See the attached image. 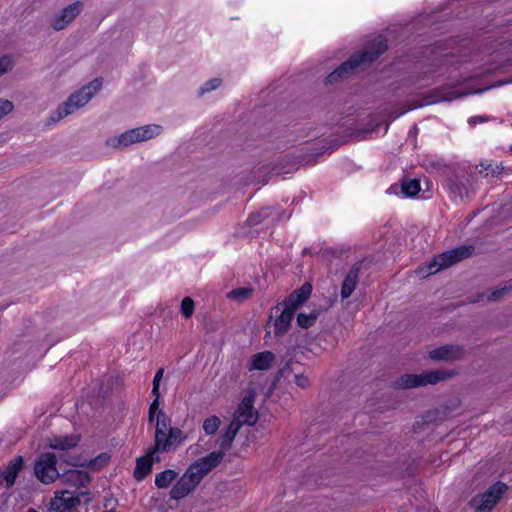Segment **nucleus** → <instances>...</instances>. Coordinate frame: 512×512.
<instances>
[{
  "mask_svg": "<svg viewBox=\"0 0 512 512\" xmlns=\"http://www.w3.org/2000/svg\"><path fill=\"white\" fill-rule=\"evenodd\" d=\"M57 458L52 452L42 453L34 466V473L37 479L44 483H53L56 479L77 489L86 487L91 482V476L83 471L77 469H69L60 474L56 468Z\"/></svg>",
  "mask_w": 512,
  "mask_h": 512,
  "instance_id": "f257e3e1",
  "label": "nucleus"
},
{
  "mask_svg": "<svg viewBox=\"0 0 512 512\" xmlns=\"http://www.w3.org/2000/svg\"><path fill=\"white\" fill-rule=\"evenodd\" d=\"M388 49L387 39L378 36L367 44L363 51L351 55L341 63L334 71L328 74L324 84H334L345 79L348 75L354 74L361 65H370L377 60Z\"/></svg>",
  "mask_w": 512,
  "mask_h": 512,
  "instance_id": "f03ea898",
  "label": "nucleus"
},
{
  "mask_svg": "<svg viewBox=\"0 0 512 512\" xmlns=\"http://www.w3.org/2000/svg\"><path fill=\"white\" fill-rule=\"evenodd\" d=\"M458 373L453 370H434L422 374H403L393 383L396 390L410 389L428 384L435 385L441 381L448 380Z\"/></svg>",
  "mask_w": 512,
  "mask_h": 512,
  "instance_id": "7ed1b4c3",
  "label": "nucleus"
},
{
  "mask_svg": "<svg viewBox=\"0 0 512 512\" xmlns=\"http://www.w3.org/2000/svg\"><path fill=\"white\" fill-rule=\"evenodd\" d=\"M474 249V246L463 245L434 256L427 265L428 274H434L470 257Z\"/></svg>",
  "mask_w": 512,
  "mask_h": 512,
  "instance_id": "20e7f679",
  "label": "nucleus"
},
{
  "mask_svg": "<svg viewBox=\"0 0 512 512\" xmlns=\"http://www.w3.org/2000/svg\"><path fill=\"white\" fill-rule=\"evenodd\" d=\"M507 489L508 486L505 483L498 481L484 493L474 496L470 506L475 509V512H491Z\"/></svg>",
  "mask_w": 512,
  "mask_h": 512,
  "instance_id": "39448f33",
  "label": "nucleus"
},
{
  "mask_svg": "<svg viewBox=\"0 0 512 512\" xmlns=\"http://www.w3.org/2000/svg\"><path fill=\"white\" fill-rule=\"evenodd\" d=\"M81 496H86L84 499L85 504L91 501L89 491L78 494L68 490L57 491L50 501L48 512H72L74 508L81 504Z\"/></svg>",
  "mask_w": 512,
  "mask_h": 512,
  "instance_id": "423d86ee",
  "label": "nucleus"
},
{
  "mask_svg": "<svg viewBox=\"0 0 512 512\" xmlns=\"http://www.w3.org/2000/svg\"><path fill=\"white\" fill-rule=\"evenodd\" d=\"M201 481V478L196 474L192 467L189 466L170 490V498L173 500L185 498L196 489Z\"/></svg>",
  "mask_w": 512,
  "mask_h": 512,
  "instance_id": "0eeeda50",
  "label": "nucleus"
},
{
  "mask_svg": "<svg viewBox=\"0 0 512 512\" xmlns=\"http://www.w3.org/2000/svg\"><path fill=\"white\" fill-rule=\"evenodd\" d=\"M255 397V391L249 389L233 415V417H237L239 420L240 417L244 418L241 421L242 425L254 426L259 419L258 411L254 409Z\"/></svg>",
  "mask_w": 512,
  "mask_h": 512,
  "instance_id": "6e6552de",
  "label": "nucleus"
},
{
  "mask_svg": "<svg viewBox=\"0 0 512 512\" xmlns=\"http://www.w3.org/2000/svg\"><path fill=\"white\" fill-rule=\"evenodd\" d=\"M466 350L458 344H447L435 348L428 353L429 359L439 362H456L464 359Z\"/></svg>",
  "mask_w": 512,
  "mask_h": 512,
  "instance_id": "1a4fd4ad",
  "label": "nucleus"
},
{
  "mask_svg": "<svg viewBox=\"0 0 512 512\" xmlns=\"http://www.w3.org/2000/svg\"><path fill=\"white\" fill-rule=\"evenodd\" d=\"M280 306L281 304L278 303L271 308L269 319L266 323V326H268L273 321L274 334L276 337H281L289 331L294 318V314L285 310L280 311Z\"/></svg>",
  "mask_w": 512,
  "mask_h": 512,
  "instance_id": "9d476101",
  "label": "nucleus"
},
{
  "mask_svg": "<svg viewBox=\"0 0 512 512\" xmlns=\"http://www.w3.org/2000/svg\"><path fill=\"white\" fill-rule=\"evenodd\" d=\"M82 9L83 3L81 1L68 5L51 20L50 26L56 31L64 29L80 14Z\"/></svg>",
  "mask_w": 512,
  "mask_h": 512,
  "instance_id": "9b49d317",
  "label": "nucleus"
},
{
  "mask_svg": "<svg viewBox=\"0 0 512 512\" xmlns=\"http://www.w3.org/2000/svg\"><path fill=\"white\" fill-rule=\"evenodd\" d=\"M225 454L223 450L213 451L205 457L199 458L193 462L190 466L196 472V474L203 480V478L215 469L220 462L223 460Z\"/></svg>",
  "mask_w": 512,
  "mask_h": 512,
  "instance_id": "f8f14e48",
  "label": "nucleus"
},
{
  "mask_svg": "<svg viewBox=\"0 0 512 512\" xmlns=\"http://www.w3.org/2000/svg\"><path fill=\"white\" fill-rule=\"evenodd\" d=\"M466 93L456 92L452 90L445 89H434L428 92L415 107H421L425 105L434 104L440 101H451L453 99L459 98Z\"/></svg>",
  "mask_w": 512,
  "mask_h": 512,
  "instance_id": "ddd939ff",
  "label": "nucleus"
},
{
  "mask_svg": "<svg viewBox=\"0 0 512 512\" xmlns=\"http://www.w3.org/2000/svg\"><path fill=\"white\" fill-rule=\"evenodd\" d=\"M242 426L241 420L237 417H233L224 433L220 436L219 446L220 450H223L224 454L226 451L231 449L233 441Z\"/></svg>",
  "mask_w": 512,
  "mask_h": 512,
  "instance_id": "4468645a",
  "label": "nucleus"
},
{
  "mask_svg": "<svg viewBox=\"0 0 512 512\" xmlns=\"http://www.w3.org/2000/svg\"><path fill=\"white\" fill-rule=\"evenodd\" d=\"M363 261L356 262L350 269L349 273L346 275L345 279L343 280L342 287H341V297L343 299H346L351 296L353 291L355 290L358 281H359V272L360 267L362 265Z\"/></svg>",
  "mask_w": 512,
  "mask_h": 512,
  "instance_id": "2eb2a0df",
  "label": "nucleus"
},
{
  "mask_svg": "<svg viewBox=\"0 0 512 512\" xmlns=\"http://www.w3.org/2000/svg\"><path fill=\"white\" fill-rule=\"evenodd\" d=\"M276 361V356L271 351H262L254 354L251 357L249 364V371L251 370H260L266 371L269 370Z\"/></svg>",
  "mask_w": 512,
  "mask_h": 512,
  "instance_id": "dca6fc26",
  "label": "nucleus"
},
{
  "mask_svg": "<svg viewBox=\"0 0 512 512\" xmlns=\"http://www.w3.org/2000/svg\"><path fill=\"white\" fill-rule=\"evenodd\" d=\"M24 467V458L22 456H16L13 460H11L6 466L3 472H0L2 475V479L5 480L6 487L11 488L15 484L16 478L19 472Z\"/></svg>",
  "mask_w": 512,
  "mask_h": 512,
  "instance_id": "f3484780",
  "label": "nucleus"
},
{
  "mask_svg": "<svg viewBox=\"0 0 512 512\" xmlns=\"http://www.w3.org/2000/svg\"><path fill=\"white\" fill-rule=\"evenodd\" d=\"M81 435L54 436L47 438V446L55 450H69L78 445Z\"/></svg>",
  "mask_w": 512,
  "mask_h": 512,
  "instance_id": "a211bd4d",
  "label": "nucleus"
},
{
  "mask_svg": "<svg viewBox=\"0 0 512 512\" xmlns=\"http://www.w3.org/2000/svg\"><path fill=\"white\" fill-rule=\"evenodd\" d=\"M93 96V92L91 91H85V89H79L78 91L72 93L69 98L63 103V105L68 108L72 109V112L84 106Z\"/></svg>",
  "mask_w": 512,
  "mask_h": 512,
  "instance_id": "6ab92c4d",
  "label": "nucleus"
},
{
  "mask_svg": "<svg viewBox=\"0 0 512 512\" xmlns=\"http://www.w3.org/2000/svg\"><path fill=\"white\" fill-rule=\"evenodd\" d=\"M187 438V435L178 427H172L168 430V440L164 443V448L167 447V453L175 450Z\"/></svg>",
  "mask_w": 512,
  "mask_h": 512,
  "instance_id": "aec40b11",
  "label": "nucleus"
},
{
  "mask_svg": "<svg viewBox=\"0 0 512 512\" xmlns=\"http://www.w3.org/2000/svg\"><path fill=\"white\" fill-rule=\"evenodd\" d=\"M331 306V302L324 308L313 309L309 314L299 313L297 315V325L301 328L308 329L312 327L319 315Z\"/></svg>",
  "mask_w": 512,
  "mask_h": 512,
  "instance_id": "412c9836",
  "label": "nucleus"
},
{
  "mask_svg": "<svg viewBox=\"0 0 512 512\" xmlns=\"http://www.w3.org/2000/svg\"><path fill=\"white\" fill-rule=\"evenodd\" d=\"M152 469L151 461L143 455L136 459L133 476L137 481H142L152 472Z\"/></svg>",
  "mask_w": 512,
  "mask_h": 512,
  "instance_id": "4be33fe9",
  "label": "nucleus"
},
{
  "mask_svg": "<svg viewBox=\"0 0 512 512\" xmlns=\"http://www.w3.org/2000/svg\"><path fill=\"white\" fill-rule=\"evenodd\" d=\"M290 170H285L284 167H278V166H262L257 169V171L254 172V178L258 183L266 184L268 182V179L266 178L267 174H273V175H279L281 173H288Z\"/></svg>",
  "mask_w": 512,
  "mask_h": 512,
  "instance_id": "5701e85b",
  "label": "nucleus"
},
{
  "mask_svg": "<svg viewBox=\"0 0 512 512\" xmlns=\"http://www.w3.org/2000/svg\"><path fill=\"white\" fill-rule=\"evenodd\" d=\"M178 477V473L173 469H166L155 476V485L159 489L168 488Z\"/></svg>",
  "mask_w": 512,
  "mask_h": 512,
  "instance_id": "b1692460",
  "label": "nucleus"
},
{
  "mask_svg": "<svg viewBox=\"0 0 512 512\" xmlns=\"http://www.w3.org/2000/svg\"><path fill=\"white\" fill-rule=\"evenodd\" d=\"M168 430L155 429L154 444L150 446V454L153 452L167 453V447L164 448L165 441L168 440Z\"/></svg>",
  "mask_w": 512,
  "mask_h": 512,
  "instance_id": "393cba45",
  "label": "nucleus"
},
{
  "mask_svg": "<svg viewBox=\"0 0 512 512\" xmlns=\"http://www.w3.org/2000/svg\"><path fill=\"white\" fill-rule=\"evenodd\" d=\"M254 294V288L251 286L247 287H239L231 290L227 294V298L230 300H234L237 302H243L247 299H250Z\"/></svg>",
  "mask_w": 512,
  "mask_h": 512,
  "instance_id": "a878e982",
  "label": "nucleus"
},
{
  "mask_svg": "<svg viewBox=\"0 0 512 512\" xmlns=\"http://www.w3.org/2000/svg\"><path fill=\"white\" fill-rule=\"evenodd\" d=\"M446 419V408L445 409H433L428 410L422 416V420L424 424H430L437 421H443Z\"/></svg>",
  "mask_w": 512,
  "mask_h": 512,
  "instance_id": "bb28decb",
  "label": "nucleus"
},
{
  "mask_svg": "<svg viewBox=\"0 0 512 512\" xmlns=\"http://www.w3.org/2000/svg\"><path fill=\"white\" fill-rule=\"evenodd\" d=\"M401 189L405 196L414 197L420 191V181L418 179L403 180Z\"/></svg>",
  "mask_w": 512,
  "mask_h": 512,
  "instance_id": "cd10ccee",
  "label": "nucleus"
},
{
  "mask_svg": "<svg viewBox=\"0 0 512 512\" xmlns=\"http://www.w3.org/2000/svg\"><path fill=\"white\" fill-rule=\"evenodd\" d=\"M110 461V455L108 453H101L94 459L87 461L86 467L92 471H99L105 467Z\"/></svg>",
  "mask_w": 512,
  "mask_h": 512,
  "instance_id": "c85d7f7f",
  "label": "nucleus"
},
{
  "mask_svg": "<svg viewBox=\"0 0 512 512\" xmlns=\"http://www.w3.org/2000/svg\"><path fill=\"white\" fill-rule=\"evenodd\" d=\"M312 292V285L309 282H305L300 288L294 290L290 295L294 296L295 300L301 305L305 303Z\"/></svg>",
  "mask_w": 512,
  "mask_h": 512,
  "instance_id": "c756f323",
  "label": "nucleus"
},
{
  "mask_svg": "<svg viewBox=\"0 0 512 512\" xmlns=\"http://www.w3.org/2000/svg\"><path fill=\"white\" fill-rule=\"evenodd\" d=\"M292 362L293 356L287 352L281 360L280 369L277 371L278 377L288 378L293 373V369L291 367Z\"/></svg>",
  "mask_w": 512,
  "mask_h": 512,
  "instance_id": "7c9ffc66",
  "label": "nucleus"
},
{
  "mask_svg": "<svg viewBox=\"0 0 512 512\" xmlns=\"http://www.w3.org/2000/svg\"><path fill=\"white\" fill-rule=\"evenodd\" d=\"M221 420L218 416L213 415L204 420L203 430L207 435H213L217 432Z\"/></svg>",
  "mask_w": 512,
  "mask_h": 512,
  "instance_id": "2f4dec72",
  "label": "nucleus"
},
{
  "mask_svg": "<svg viewBox=\"0 0 512 512\" xmlns=\"http://www.w3.org/2000/svg\"><path fill=\"white\" fill-rule=\"evenodd\" d=\"M72 113V109L66 108L63 104L60 105L55 112L48 118L47 125L54 124L62 118Z\"/></svg>",
  "mask_w": 512,
  "mask_h": 512,
  "instance_id": "473e14b6",
  "label": "nucleus"
},
{
  "mask_svg": "<svg viewBox=\"0 0 512 512\" xmlns=\"http://www.w3.org/2000/svg\"><path fill=\"white\" fill-rule=\"evenodd\" d=\"M194 301L190 297H185L181 302V313L185 318H190L194 313Z\"/></svg>",
  "mask_w": 512,
  "mask_h": 512,
  "instance_id": "72a5a7b5",
  "label": "nucleus"
},
{
  "mask_svg": "<svg viewBox=\"0 0 512 512\" xmlns=\"http://www.w3.org/2000/svg\"><path fill=\"white\" fill-rule=\"evenodd\" d=\"M171 425V419L163 412L162 410L158 411L157 417H156V427L155 429H163V430H169Z\"/></svg>",
  "mask_w": 512,
  "mask_h": 512,
  "instance_id": "f704fd0d",
  "label": "nucleus"
},
{
  "mask_svg": "<svg viewBox=\"0 0 512 512\" xmlns=\"http://www.w3.org/2000/svg\"><path fill=\"white\" fill-rule=\"evenodd\" d=\"M280 304L283 305V310L288 311V312H290V313H292L294 315H295V312L298 309V307L301 305L300 303H298L297 300H295L294 296H291V295H289Z\"/></svg>",
  "mask_w": 512,
  "mask_h": 512,
  "instance_id": "c9c22d12",
  "label": "nucleus"
},
{
  "mask_svg": "<svg viewBox=\"0 0 512 512\" xmlns=\"http://www.w3.org/2000/svg\"><path fill=\"white\" fill-rule=\"evenodd\" d=\"M164 374V368H159L153 379L152 394L154 397L160 398V381Z\"/></svg>",
  "mask_w": 512,
  "mask_h": 512,
  "instance_id": "e433bc0d",
  "label": "nucleus"
},
{
  "mask_svg": "<svg viewBox=\"0 0 512 512\" xmlns=\"http://www.w3.org/2000/svg\"><path fill=\"white\" fill-rule=\"evenodd\" d=\"M221 82H222L221 79L213 78V79L207 81L203 87H201L199 93L204 94L206 92L212 91V90L216 89L217 87H219L221 85Z\"/></svg>",
  "mask_w": 512,
  "mask_h": 512,
  "instance_id": "4c0bfd02",
  "label": "nucleus"
},
{
  "mask_svg": "<svg viewBox=\"0 0 512 512\" xmlns=\"http://www.w3.org/2000/svg\"><path fill=\"white\" fill-rule=\"evenodd\" d=\"M13 108L14 104L10 100L0 98V119L12 112Z\"/></svg>",
  "mask_w": 512,
  "mask_h": 512,
  "instance_id": "58836bf2",
  "label": "nucleus"
},
{
  "mask_svg": "<svg viewBox=\"0 0 512 512\" xmlns=\"http://www.w3.org/2000/svg\"><path fill=\"white\" fill-rule=\"evenodd\" d=\"M509 290L510 289L508 287L496 289L487 296V299L488 301H499L509 292Z\"/></svg>",
  "mask_w": 512,
  "mask_h": 512,
  "instance_id": "ea45409f",
  "label": "nucleus"
},
{
  "mask_svg": "<svg viewBox=\"0 0 512 512\" xmlns=\"http://www.w3.org/2000/svg\"><path fill=\"white\" fill-rule=\"evenodd\" d=\"M138 128L141 131L140 136H141L142 140L144 141V140L151 139L153 137L154 131L158 128V126L152 127L151 125H147V126L138 127Z\"/></svg>",
  "mask_w": 512,
  "mask_h": 512,
  "instance_id": "a19ab883",
  "label": "nucleus"
},
{
  "mask_svg": "<svg viewBox=\"0 0 512 512\" xmlns=\"http://www.w3.org/2000/svg\"><path fill=\"white\" fill-rule=\"evenodd\" d=\"M102 87V78L97 77L94 80H92L87 85L83 86L82 89H85V91H91L93 94L97 91H99Z\"/></svg>",
  "mask_w": 512,
  "mask_h": 512,
  "instance_id": "79ce46f5",
  "label": "nucleus"
},
{
  "mask_svg": "<svg viewBox=\"0 0 512 512\" xmlns=\"http://www.w3.org/2000/svg\"><path fill=\"white\" fill-rule=\"evenodd\" d=\"M159 399L160 398L155 397V399L150 404L149 412H148V422L149 423H153L155 414L156 413L158 414V411L160 410L159 409Z\"/></svg>",
  "mask_w": 512,
  "mask_h": 512,
  "instance_id": "37998d69",
  "label": "nucleus"
},
{
  "mask_svg": "<svg viewBox=\"0 0 512 512\" xmlns=\"http://www.w3.org/2000/svg\"><path fill=\"white\" fill-rule=\"evenodd\" d=\"M295 384L302 389H307L308 387H310L309 378L304 374L295 375Z\"/></svg>",
  "mask_w": 512,
  "mask_h": 512,
  "instance_id": "c03bdc74",
  "label": "nucleus"
},
{
  "mask_svg": "<svg viewBox=\"0 0 512 512\" xmlns=\"http://www.w3.org/2000/svg\"><path fill=\"white\" fill-rule=\"evenodd\" d=\"M12 68V62L8 56L0 58V76L7 73Z\"/></svg>",
  "mask_w": 512,
  "mask_h": 512,
  "instance_id": "a18cd8bd",
  "label": "nucleus"
},
{
  "mask_svg": "<svg viewBox=\"0 0 512 512\" xmlns=\"http://www.w3.org/2000/svg\"><path fill=\"white\" fill-rule=\"evenodd\" d=\"M118 141H119V145H122L125 147L136 143L128 131L121 134Z\"/></svg>",
  "mask_w": 512,
  "mask_h": 512,
  "instance_id": "49530a36",
  "label": "nucleus"
},
{
  "mask_svg": "<svg viewBox=\"0 0 512 512\" xmlns=\"http://www.w3.org/2000/svg\"><path fill=\"white\" fill-rule=\"evenodd\" d=\"M159 452H153L150 454V447H148L145 450V456L148 458L149 461H151V465L153 466L154 463H159L161 461V458L158 456Z\"/></svg>",
  "mask_w": 512,
  "mask_h": 512,
  "instance_id": "de8ad7c7",
  "label": "nucleus"
},
{
  "mask_svg": "<svg viewBox=\"0 0 512 512\" xmlns=\"http://www.w3.org/2000/svg\"><path fill=\"white\" fill-rule=\"evenodd\" d=\"M71 466L86 467L87 461L82 462L79 456L71 457L70 460L66 461Z\"/></svg>",
  "mask_w": 512,
  "mask_h": 512,
  "instance_id": "09e8293b",
  "label": "nucleus"
},
{
  "mask_svg": "<svg viewBox=\"0 0 512 512\" xmlns=\"http://www.w3.org/2000/svg\"><path fill=\"white\" fill-rule=\"evenodd\" d=\"M128 132L130 133V135L132 136V138L134 139L135 142L143 141L140 136L141 131L139 130V128L129 130Z\"/></svg>",
  "mask_w": 512,
  "mask_h": 512,
  "instance_id": "8fccbe9b",
  "label": "nucleus"
},
{
  "mask_svg": "<svg viewBox=\"0 0 512 512\" xmlns=\"http://www.w3.org/2000/svg\"><path fill=\"white\" fill-rule=\"evenodd\" d=\"M486 121H488V117H485V116H475V117H471L469 119V123L472 125L479 123V122H486Z\"/></svg>",
  "mask_w": 512,
  "mask_h": 512,
  "instance_id": "3c124183",
  "label": "nucleus"
},
{
  "mask_svg": "<svg viewBox=\"0 0 512 512\" xmlns=\"http://www.w3.org/2000/svg\"><path fill=\"white\" fill-rule=\"evenodd\" d=\"M260 221H261L260 215H258L257 217L252 215L248 218L249 225H255V224L259 223Z\"/></svg>",
  "mask_w": 512,
  "mask_h": 512,
  "instance_id": "603ef678",
  "label": "nucleus"
},
{
  "mask_svg": "<svg viewBox=\"0 0 512 512\" xmlns=\"http://www.w3.org/2000/svg\"><path fill=\"white\" fill-rule=\"evenodd\" d=\"M281 379H282V377H278V373L276 372V374H275V376H274V379L272 380L271 385H270V386H271V388H272V389H276V387H277V385H278V383H279V381H280Z\"/></svg>",
  "mask_w": 512,
  "mask_h": 512,
  "instance_id": "864d4df0",
  "label": "nucleus"
},
{
  "mask_svg": "<svg viewBox=\"0 0 512 512\" xmlns=\"http://www.w3.org/2000/svg\"><path fill=\"white\" fill-rule=\"evenodd\" d=\"M503 171V167L496 166L495 169H492V176H497Z\"/></svg>",
  "mask_w": 512,
  "mask_h": 512,
  "instance_id": "5fc2aeb1",
  "label": "nucleus"
},
{
  "mask_svg": "<svg viewBox=\"0 0 512 512\" xmlns=\"http://www.w3.org/2000/svg\"><path fill=\"white\" fill-rule=\"evenodd\" d=\"M378 126V124H375L373 127L371 128H366V129H363L362 132L364 133H367V132H372L375 130V128Z\"/></svg>",
  "mask_w": 512,
  "mask_h": 512,
  "instance_id": "6e6d98bb",
  "label": "nucleus"
},
{
  "mask_svg": "<svg viewBox=\"0 0 512 512\" xmlns=\"http://www.w3.org/2000/svg\"><path fill=\"white\" fill-rule=\"evenodd\" d=\"M206 330H207V332L214 331L215 330L214 324L210 323V327H209V324L206 323Z\"/></svg>",
  "mask_w": 512,
  "mask_h": 512,
  "instance_id": "4d7b16f0",
  "label": "nucleus"
},
{
  "mask_svg": "<svg viewBox=\"0 0 512 512\" xmlns=\"http://www.w3.org/2000/svg\"><path fill=\"white\" fill-rule=\"evenodd\" d=\"M509 83H512V78L507 79V80L500 81V82L498 83V86H499V85H503V84H509Z\"/></svg>",
  "mask_w": 512,
  "mask_h": 512,
  "instance_id": "13d9d810",
  "label": "nucleus"
},
{
  "mask_svg": "<svg viewBox=\"0 0 512 512\" xmlns=\"http://www.w3.org/2000/svg\"><path fill=\"white\" fill-rule=\"evenodd\" d=\"M275 389H272L271 386L268 388L267 396H270Z\"/></svg>",
  "mask_w": 512,
  "mask_h": 512,
  "instance_id": "bf43d9fd",
  "label": "nucleus"
},
{
  "mask_svg": "<svg viewBox=\"0 0 512 512\" xmlns=\"http://www.w3.org/2000/svg\"><path fill=\"white\" fill-rule=\"evenodd\" d=\"M506 63H507L508 65L512 66V57L508 58V59L506 60Z\"/></svg>",
  "mask_w": 512,
  "mask_h": 512,
  "instance_id": "052dcab7",
  "label": "nucleus"
},
{
  "mask_svg": "<svg viewBox=\"0 0 512 512\" xmlns=\"http://www.w3.org/2000/svg\"><path fill=\"white\" fill-rule=\"evenodd\" d=\"M26 512H38V511L34 508H29Z\"/></svg>",
  "mask_w": 512,
  "mask_h": 512,
  "instance_id": "680f3d73",
  "label": "nucleus"
},
{
  "mask_svg": "<svg viewBox=\"0 0 512 512\" xmlns=\"http://www.w3.org/2000/svg\"><path fill=\"white\" fill-rule=\"evenodd\" d=\"M511 150H512V146H511Z\"/></svg>",
  "mask_w": 512,
  "mask_h": 512,
  "instance_id": "e2e57ef3",
  "label": "nucleus"
}]
</instances>
